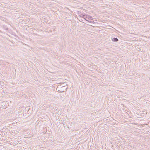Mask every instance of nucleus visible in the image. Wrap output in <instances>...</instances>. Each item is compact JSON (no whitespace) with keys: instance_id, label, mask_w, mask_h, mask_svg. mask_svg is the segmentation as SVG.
Returning a JSON list of instances; mask_svg holds the SVG:
<instances>
[{"instance_id":"obj_1","label":"nucleus","mask_w":150,"mask_h":150,"mask_svg":"<svg viewBox=\"0 0 150 150\" xmlns=\"http://www.w3.org/2000/svg\"><path fill=\"white\" fill-rule=\"evenodd\" d=\"M112 40L114 41L115 42L118 41V39L116 38H113Z\"/></svg>"}]
</instances>
